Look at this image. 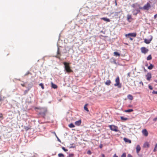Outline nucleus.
Segmentation results:
<instances>
[{"mask_svg": "<svg viewBox=\"0 0 157 157\" xmlns=\"http://www.w3.org/2000/svg\"><path fill=\"white\" fill-rule=\"evenodd\" d=\"M153 120L154 121H156L157 120V117H156V118H154Z\"/></svg>", "mask_w": 157, "mask_h": 157, "instance_id": "47", "label": "nucleus"}, {"mask_svg": "<svg viewBox=\"0 0 157 157\" xmlns=\"http://www.w3.org/2000/svg\"><path fill=\"white\" fill-rule=\"evenodd\" d=\"M102 146H100V148H102Z\"/></svg>", "mask_w": 157, "mask_h": 157, "instance_id": "55", "label": "nucleus"}, {"mask_svg": "<svg viewBox=\"0 0 157 157\" xmlns=\"http://www.w3.org/2000/svg\"><path fill=\"white\" fill-rule=\"evenodd\" d=\"M138 7H139V8L140 9H141V10H144V9H143V7H141L139 5V6H138Z\"/></svg>", "mask_w": 157, "mask_h": 157, "instance_id": "41", "label": "nucleus"}, {"mask_svg": "<svg viewBox=\"0 0 157 157\" xmlns=\"http://www.w3.org/2000/svg\"><path fill=\"white\" fill-rule=\"evenodd\" d=\"M129 106H130V107H132V105H129Z\"/></svg>", "mask_w": 157, "mask_h": 157, "instance_id": "58", "label": "nucleus"}, {"mask_svg": "<svg viewBox=\"0 0 157 157\" xmlns=\"http://www.w3.org/2000/svg\"><path fill=\"white\" fill-rule=\"evenodd\" d=\"M113 157H118V156L116 154H114Z\"/></svg>", "mask_w": 157, "mask_h": 157, "instance_id": "48", "label": "nucleus"}, {"mask_svg": "<svg viewBox=\"0 0 157 157\" xmlns=\"http://www.w3.org/2000/svg\"><path fill=\"white\" fill-rule=\"evenodd\" d=\"M153 65L152 64H151L148 67V69L149 70H151L153 68Z\"/></svg>", "mask_w": 157, "mask_h": 157, "instance_id": "25", "label": "nucleus"}, {"mask_svg": "<svg viewBox=\"0 0 157 157\" xmlns=\"http://www.w3.org/2000/svg\"><path fill=\"white\" fill-rule=\"evenodd\" d=\"M148 87H149V88L151 90H152V89H153V87H152V86H151V85H149L148 86Z\"/></svg>", "mask_w": 157, "mask_h": 157, "instance_id": "40", "label": "nucleus"}, {"mask_svg": "<svg viewBox=\"0 0 157 157\" xmlns=\"http://www.w3.org/2000/svg\"><path fill=\"white\" fill-rule=\"evenodd\" d=\"M68 126L70 128H74L75 126L72 123H71L68 125Z\"/></svg>", "mask_w": 157, "mask_h": 157, "instance_id": "28", "label": "nucleus"}, {"mask_svg": "<svg viewBox=\"0 0 157 157\" xmlns=\"http://www.w3.org/2000/svg\"><path fill=\"white\" fill-rule=\"evenodd\" d=\"M101 156L102 157H105V155L104 154H102Z\"/></svg>", "mask_w": 157, "mask_h": 157, "instance_id": "51", "label": "nucleus"}, {"mask_svg": "<svg viewBox=\"0 0 157 157\" xmlns=\"http://www.w3.org/2000/svg\"><path fill=\"white\" fill-rule=\"evenodd\" d=\"M144 147H147L148 148L149 147V143L147 142H145L143 146Z\"/></svg>", "mask_w": 157, "mask_h": 157, "instance_id": "14", "label": "nucleus"}, {"mask_svg": "<svg viewBox=\"0 0 157 157\" xmlns=\"http://www.w3.org/2000/svg\"><path fill=\"white\" fill-rule=\"evenodd\" d=\"M47 112V111L46 109L42 108L41 109V111L40 112L39 114L43 117H44Z\"/></svg>", "mask_w": 157, "mask_h": 157, "instance_id": "5", "label": "nucleus"}, {"mask_svg": "<svg viewBox=\"0 0 157 157\" xmlns=\"http://www.w3.org/2000/svg\"><path fill=\"white\" fill-rule=\"evenodd\" d=\"M0 118H1L2 119H3L4 118L3 115L2 113H0Z\"/></svg>", "mask_w": 157, "mask_h": 157, "instance_id": "38", "label": "nucleus"}, {"mask_svg": "<svg viewBox=\"0 0 157 157\" xmlns=\"http://www.w3.org/2000/svg\"><path fill=\"white\" fill-rule=\"evenodd\" d=\"M151 7V5L150 4L147 2L146 4L145 5L143 6L144 10H148Z\"/></svg>", "mask_w": 157, "mask_h": 157, "instance_id": "7", "label": "nucleus"}, {"mask_svg": "<svg viewBox=\"0 0 157 157\" xmlns=\"http://www.w3.org/2000/svg\"><path fill=\"white\" fill-rule=\"evenodd\" d=\"M81 120H79L78 121H76L75 122V124L76 125L79 126L81 124Z\"/></svg>", "mask_w": 157, "mask_h": 157, "instance_id": "15", "label": "nucleus"}, {"mask_svg": "<svg viewBox=\"0 0 157 157\" xmlns=\"http://www.w3.org/2000/svg\"><path fill=\"white\" fill-rule=\"evenodd\" d=\"M124 140L125 142L128 143H131V140L127 138H124Z\"/></svg>", "mask_w": 157, "mask_h": 157, "instance_id": "16", "label": "nucleus"}, {"mask_svg": "<svg viewBox=\"0 0 157 157\" xmlns=\"http://www.w3.org/2000/svg\"><path fill=\"white\" fill-rule=\"evenodd\" d=\"M121 119L122 120H123V121H126L128 120L127 118L124 117L122 116L121 117Z\"/></svg>", "mask_w": 157, "mask_h": 157, "instance_id": "30", "label": "nucleus"}, {"mask_svg": "<svg viewBox=\"0 0 157 157\" xmlns=\"http://www.w3.org/2000/svg\"><path fill=\"white\" fill-rule=\"evenodd\" d=\"M145 66H147H147H148V64H146L145 65Z\"/></svg>", "mask_w": 157, "mask_h": 157, "instance_id": "54", "label": "nucleus"}, {"mask_svg": "<svg viewBox=\"0 0 157 157\" xmlns=\"http://www.w3.org/2000/svg\"><path fill=\"white\" fill-rule=\"evenodd\" d=\"M113 54H114V55L115 56H120V54L119 53H118L117 52H114L113 53Z\"/></svg>", "mask_w": 157, "mask_h": 157, "instance_id": "26", "label": "nucleus"}, {"mask_svg": "<svg viewBox=\"0 0 157 157\" xmlns=\"http://www.w3.org/2000/svg\"><path fill=\"white\" fill-rule=\"evenodd\" d=\"M143 134L145 136H147L148 134V132L146 129H143L142 131Z\"/></svg>", "mask_w": 157, "mask_h": 157, "instance_id": "11", "label": "nucleus"}, {"mask_svg": "<svg viewBox=\"0 0 157 157\" xmlns=\"http://www.w3.org/2000/svg\"><path fill=\"white\" fill-rule=\"evenodd\" d=\"M24 128L25 130L27 131L29 129H31V127L24 126Z\"/></svg>", "mask_w": 157, "mask_h": 157, "instance_id": "20", "label": "nucleus"}, {"mask_svg": "<svg viewBox=\"0 0 157 157\" xmlns=\"http://www.w3.org/2000/svg\"><path fill=\"white\" fill-rule=\"evenodd\" d=\"M141 52L144 54L147 53L148 51V49L145 47H142L141 48Z\"/></svg>", "mask_w": 157, "mask_h": 157, "instance_id": "8", "label": "nucleus"}, {"mask_svg": "<svg viewBox=\"0 0 157 157\" xmlns=\"http://www.w3.org/2000/svg\"><path fill=\"white\" fill-rule=\"evenodd\" d=\"M122 13V11L121 10L119 12H115V13L114 16L117 18H120L121 17Z\"/></svg>", "mask_w": 157, "mask_h": 157, "instance_id": "6", "label": "nucleus"}, {"mask_svg": "<svg viewBox=\"0 0 157 157\" xmlns=\"http://www.w3.org/2000/svg\"><path fill=\"white\" fill-rule=\"evenodd\" d=\"M21 85L22 86H25V84H21Z\"/></svg>", "mask_w": 157, "mask_h": 157, "instance_id": "52", "label": "nucleus"}, {"mask_svg": "<svg viewBox=\"0 0 157 157\" xmlns=\"http://www.w3.org/2000/svg\"><path fill=\"white\" fill-rule=\"evenodd\" d=\"M39 86H40L41 88H42V89H44V85L43 83H40L39 84Z\"/></svg>", "mask_w": 157, "mask_h": 157, "instance_id": "34", "label": "nucleus"}, {"mask_svg": "<svg viewBox=\"0 0 157 157\" xmlns=\"http://www.w3.org/2000/svg\"><path fill=\"white\" fill-rule=\"evenodd\" d=\"M115 6H117V1L116 0L115 1Z\"/></svg>", "mask_w": 157, "mask_h": 157, "instance_id": "50", "label": "nucleus"}, {"mask_svg": "<svg viewBox=\"0 0 157 157\" xmlns=\"http://www.w3.org/2000/svg\"><path fill=\"white\" fill-rule=\"evenodd\" d=\"M152 93L153 94H157V91H153V92H152Z\"/></svg>", "mask_w": 157, "mask_h": 157, "instance_id": "45", "label": "nucleus"}, {"mask_svg": "<svg viewBox=\"0 0 157 157\" xmlns=\"http://www.w3.org/2000/svg\"><path fill=\"white\" fill-rule=\"evenodd\" d=\"M150 37V39L149 40H147L146 39H144V42L145 43L147 44H149L151 42V41L152 39V36H151Z\"/></svg>", "mask_w": 157, "mask_h": 157, "instance_id": "10", "label": "nucleus"}, {"mask_svg": "<svg viewBox=\"0 0 157 157\" xmlns=\"http://www.w3.org/2000/svg\"><path fill=\"white\" fill-rule=\"evenodd\" d=\"M75 147V146L74 144H72L71 146L70 147V148H74Z\"/></svg>", "mask_w": 157, "mask_h": 157, "instance_id": "35", "label": "nucleus"}, {"mask_svg": "<svg viewBox=\"0 0 157 157\" xmlns=\"http://www.w3.org/2000/svg\"><path fill=\"white\" fill-rule=\"evenodd\" d=\"M127 157H133L131 154H128L127 155Z\"/></svg>", "mask_w": 157, "mask_h": 157, "instance_id": "43", "label": "nucleus"}, {"mask_svg": "<svg viewBox=\"0 0 157 157\" xmlns=\"http://www.w3.org/2000/svg\"><path fill=\"white\" fill-rule=\"evenodd\" d=\"M127 20L128 21L130 22L131 21H130V19H132V15H131L128 14L127 15Z\"/></svg>", "mask_w": 157, "mask_h": 157, "instance_id": "17", "label": "nucleus"}, {"mask_svg": "<svg viewBox=\"0 0 157 157\" xmlns=\"http://www.w3.org/2000/svg\"><path fill=\"white\" fill-rule=\"evenodd\" d=\"M154 81H155V82H156L157 83V79L155 80H154Z\"/></svg>", "mask_w": 157, "mask_h": 157, "instance_id": "53", "label": "nucleus"}, {"mask_svg": "<svg viewBox=\"0 0 157 157\" xmlns=\"http://www.w3.org/2000/svg\"><path fill=\"white\" fill-rule=\"evenodd\" d=\"M57 55L56 56V57L57 58H58L59 59L60 58V56H59L58 55H59L60 54V52H59V48H58V50H57Z\"/></svg>", "mask_w": 157, "mask_h": 157, "instance_id": "24", "label": "nucleus"}, {"mask_svg": "<svg viewBox=\"0 0 157 157\" xmlns=\"http://www.w3.org/2000/svg\"><path fill=\"white\" fill-rule=\"evenodd\" d=\"M133 110L132 109H127V110H125V112H127V113L132 112H133Z\"/></svg>", "mask_w": 157, "mask_h": 157, "instance_id": "27", "label": "nucleus"}, {"mask_svg": "<svg viewBox=\"0 0 157 157\" xmlns=\"http://www.w3.org/2000/svg\"><path fill=\"white\" fill-rule=\"evenodd\" d=\"M58 156L59 157H64L65 156L62 153H59Z\"/></svg>", "mask_w": 157, "mask_h": 157, "instance_id": "33", "label": "nucleus"}, {"mask_svg": "<svg viewBox=\"0 0 157 157\" xmlns=\"http://www.w3.org/2000/svg\"><path fill=\"white\" fill-rule=\"evenodd\" d=\"M52 88H54V89H56L57 88V86L56 85L54 84L53 83H52Z\"/></svg>", "mask_w": 157, "mask_h": 157, "instance_id": "31", "label": "nucleus"}, {"mask_svg": "<svg viewBox=\"0 0 157 157\" xmlns=\"http://www.w3.org/2000/svg\"><path fill=\"white\" fill-rule=\"evenodd\" d=\"M140 84H141L142 86H143L144 85V84H143V82L141 81V82H140L139 83Z\"/></svg>", "mask_w": 157, "mask_h": 157, "instance_id": "46", "label": "nucleus"}, {"mask_svg": "<svg viewBox=\"0 0 157 157\" xmlns=\"http://www.w3.org/2000/svg\"><path fill=\"white\" fill-rule=\"evenodd\" d=\"M132 7L134 8H136L138 6H139V5L137 3H134L133 4L132 6Z\"/></svg>", "mask_w": 157, "mask_h": 157, "instance_id": "19", "label": "nucleus"}, {"mask_svg": "<svg viewBox=\"0 0 157 157\" xmlns=\"http://www.w3.org/2000/svg\"><path fill=\"white\" fill-rule=\"evenodd\" d=\"M109 127L112 131H114L115 132H118L119 131L118 127L117 126L114 125H109Z\"/></svg>", "mask_w": 157, "mask_h": 157, "instance_id": "3", "label": "nucleus"}, {"mask_svg": "<svg viewBox=\"0 0 157 157\" xmlns=\"http://www.w3.org/2000/svg\"><path fill=\"white\" fill-rule=\"evenodd\" d=\"M101 19L103 20L104 21H106L107 22H109L110 21V20L106 17H103L101 18Z\"/></svg>", "mask_w": 157, "mask_h": 157, "instance_id": "18", "label": "nucleus"}, {"mask_svg": "<svg viewBox=\"0 0 157 157\" xmlns=\"http://www.w3.org/2000/svg\"><path fill=\"white\" fill-rule=\"evenodd\" d=\"M56 137H57V138L58 139V140L60 142H61V141L60 140L58 137L56 135Z\"/></svg>", "mask_w": 157, "mask_h": 157, "instance_id": "49", "label": "nucleus"}, {"mask_svg": "<svg viewBox=\"0 0 157 157\" xmlns=\"http://www.w3.org/2000/svg\"><path fill=\"white\" fill-rule=\"evenodd\" d=\"M63 64L64 66L65 70L67 73H70L73 72V71L71 69L69 63L64 62Z\"/></svg>", "mask_w": 157, "mask_h": 157, "instance_id": "1", "label": "nucleus"}, {"mask_svg": "<svg viewBox=\"0 0 157 157\" xmlns=\"http://www.w3.org/2000/svg\"><path fill=\"white\" fill-rule=\"evenodd\" d=\"M115 82L116 83L114 85L115 86H117L119 88L121 87V85L120 84V79L119 76H117L116 78Z\"/></svg>", "mask_w": 157, "mask_h": 157, "instance_id": "4", "label": "nucleus"}, {"mask_svg": "<svg viewBox=\"0 0 157 157\" xmlns=\"http://www.w3.org/2000/svg\"><path fill=\"white\" fill-rule=\"evenodd\" d=\"M62 149L65 152H66L68 151V150L65 149V148L64 147H62Z\"/></svg>", "mask_w": 157, "mask_h": 157, "instance_id": "37", "label": "nucleus"}, {"mask_svg": "<svg viewBox=\"0 0 157 157\" xmlns=\"http://www.w3.org/2000/svg\"><path fill=\"white\" fill-rule=\"evenodd\" d=\"M126 153H124L121 155V157H126Z\"/></svg>", "mask_w": 157, "mask_h": 157, "instance_id": "36", "label": "nucleus"}, {"mask_svg": "<svg viewBox=\"0 0 157 157\" xmlns=\"http://www.w3.org/2000/svg\"><path fill=\"white\" fill-rule=\"evenodd\" d=\"M111 83V82L110 80H107L105 82V85H106L109 86L110 85Z\"/></svg>", "mask_w": 157, "mask_h": 157, "instance_id": "21", "label": "nucleus"}, {"mask_svg": "<svg viewBox=\"0 0 157 157\" xmlns=\"http://www.w3.org/2000/svg\"><path fill=\"white\" fill-rule=\"evenodd\" d=\"M29 74V73L28 74H25V75H27Z\"/></svg>", "mask_w": 157, "mask_h": 157, "instance_id": "57", "label": "nucleus"}, {"mask_svg": "<svg viewBox=\"0 0 157 157\" xmlns=\"http://www.w3.org/2000/svg\"><path fill=\"white\" fill-rule=\"evenodd\" d=\"M147 77V80L148 81H150L151 78V74L150 73H148L146 75Z\"/></svg>", "mask_w": 157, "mask_h": 157, "instance_id": "9", "label": "nucleus"}, {"mask_svg": "<svg viewBox=\"0 0 157 157\" xmlns=\"http://www.w3.org/2000/svg\"><path fill=\"white\" fill-rule=\"evenodd\" d=\"M141 149V148L139 145H138L136 147V152L137 154H138Z\"/></svg>", "mask_w": 157, "mask_h": 157, "instance_id": "13", "label": "nucleus"}, {"mask_svg": "<svg viewBox=\"0 0 157 157\" xmlns=\"http://www.w3.org/2000/svg\"><path fill=\"white\" fill-rule=\"evenodd\" d=\"M87 153L88 154H90V155L91 153V152L90 151V150H88L87 151Z\"/></svg>", "mask_w": 157, "mask_h": 157, "instance_id": "42", "label": "nucleus"}, {"mask_svg": "<svg viewBox=\"0 0 157 157\" xmlns=\"http://www.w3.org/2000/svg\"><path fill=\"white\" fill-rule=\"evenodd\" d=\"M128 98L130 100H132L133 99V98L132 96L130 94H129L127 96Z\"/></svg>", "mask_w": 157, "mask_h": 157, "instance_id": "22", "label": "nucleus"}, {"mask_svg": "<svg viewBox=\"0 0 157 157\" xmlns=\"http://www.w3.org/2000/svg\"><path fill=\"white\" fill-rule=\"evenodd\" d=\"M152 59L151 56V55H149L147 57V60H151Z\"/></svg>", "mask_w": 157, "mask_h": 157, "instance_id": "32", "label": "nucleus"}, {"mask_svg": "<svg viewBox=\"0 0 157 157\" xmlns=\"http://www.w3.org/2000/svg\"><path fill=\"white\" fill-rule=\"evenodd\" d=\"M140 12V10H139L136 9L134 10L133 11V14L136 16Z\"/></svg>", "mask_w": 157, "mask_h": 157, "instance_id": "12", "label": "nucleus"}, {"mask_svg": "<svg viewBox=\"0 0 157 157\" xmlns=\"http://www.w3.org/2000/svg\"><path fill=\"white\" fill-rule=\"evenodd\" d=\"M88 105V104H86L84 106V109L87 112H89V110H88V109L87 108V106Z\"/></svg>", "mask_w": 157, "mask_h": 157, "instance_id": "23", "label": "nucleus"}, {"mask_svg": "<svg viewBox=\"0 0 157 157\" xmlns=\"http://www.w3.org/2000/svg\"><path fill=\"white\" fill-rule=\"evenodd\" d=\"M74 156V154H69L68 155L69 157H73Z\"/></svg>", "mask_w": 157, "mask_h": 157, "instance_id": "39", "label": "nucleus"}, {"mask_svg": "<svg viewBox=\"0 0 157 157\" xmlns=\"http://www.w3.org/2000/svg\"><path fill=\"white\" fill-rule=\"evenodd\" d=\"M136 36V33H130L125 35V37L127 38H129L131 40H132L133 39L132 37H135Z\"/></svg>", "mask_w": 157, "mask_h": 157, "instance_id": "2", "label": "nucleus"}, {"mask_svg": "<svg viewBox=\"0 0 157 157\" xmlns=\"http://www.w3.org/2000/svg\"><path fill=\"white\" fill-rule=\"evenodd\" d=\"M114 63H115V64H116V62L115 60H114Z\"/></svg>", "mask_w": 157, "mask_h": 157, "instance_id": "56", "label": "nucleus"}, {"mask_svg": "<svg viewBox=\"0 0 157 157\" xmlns=\"http://www.w3.org/2000/svg\"><path fill=\"white\" fill-rule=\"evenodd\" d=\"M157 14H155L154 16V19H156V18H157Z\"/></svg>", "mask_w": 157, "mask_h": 157, "instance_id": "44", "label": "nucleus"}, {"mask_svg": "<svg viewBox=\"0 0 157 157\" xmlns=\"http://www.w3.org/2000/svg\"><path fill=\"white\" fill-rule=\"evenodd\" d=\"M157 151V143L155 145L154 148L153 150V151L154 152H156Z\"/></svg>", "mask_w": 157, "mask_h": 157, "instance_id": "29", "label": "nucleus"}]
</instances>
